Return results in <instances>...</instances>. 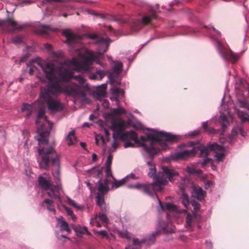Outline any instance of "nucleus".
<instances>
[{
    "label": "nucleus",
    "instance_id": "obj_39",
    "mask_svg": "<svg viewBox=\"0 0 249 249\" xmlns=\"http://www.w3.org/2000/svg\"><path fill=\"white\" fill-rule=\"evenodd\" d=\"M125 182H126V179H125L124 178V179H123L122 180H118V181L115 180L113 182V186H114L115 187V188H118V187H120L121 186L123 185V184H124Z\"/></svg>",
    "mask_w": 249,
    "mask_h": 249
},
{
    "label": "nucleus",
    "instance_id": "obj_52",
    "mask_svg": "<svg viewBox=\"0 0 249 249\" xmlns=\"http://www.w3.org/2000/svg\"><path fill=\"white\" fill-rule=\"evenodd\" d=\"M131 178L133 179H137L138 178V177H136L135 175L133 173H131L130 175L127 176L126 177H125L124 178L126 179V181L128 180V178Z\"/></svg>",
    "mask_w": 249,
    "mask_h": 249
},
{
    "label": "nucleus",
    "instance_id": "obj_22",
    "mask_svg": "<svg viewBox=\"0 0 249 249\" xmlns=\"http://www.w3.org/2000/svg\"><path fill=\"white\" fill-rule=\"evenodd\" d=\"M63 35L67 38V41L70 44L74 43L77 40L78 36L68 30L64 31Z\"/></svg>",
    "mask_w": 249,
    "mask_h": 249
},
{
    "label": "nucleus",
    "instance_id": "obj_17",
    "mask_svg": "<svg viewBox=\"0 0 249 249\" xmlns=\"http://www.w3.org/2000/svg\"><path fill=\"white\" fill-rule=\"evenodd\" d=\"M193 192L192 193V196L196 198L197 199L201 201L204 200L206 193L203 189L196 186H194L193 187Z\"/></svg>",
    "mask_w": 249,
    "mask_h": 249
},
{
    "label": "nucleus",
    "instance_id": "obj_11",
    "mask_svg": "<svg viewBox=\"0 0 249 249\" xmlns=\"http://www.w3.org/2000/svg\"><path fill=\"white\" fill-rule=\"evenodd\" d=\"M157 15L156 12L153 10L151 11V13L149 15L143 16L142 18L141 21H137L134 23L132 26V30L134 31L139 30L142 27V24L146 25L150 23L151 21L156 19Z\"/></svg>",
    "mask_w": 249,
    "mask_h": 249
},
{
    "label": "nucleus",
    "instance_id": "obj_33",
    "mask_svg": "<svg viewBox=\"0 0 249 249\" xmlns=\"http://www.w3.org/2000/svg\"><path fill=\"white\" fill-rule=\"evenodd\" d=\"M41 119H43L45 121H47V117L45 116V112L44 110H40L39 111L37 115V118L36 120V123L37 124H39V120Z\"/></svg>",
    "mask_w": 249,
    "mask_h": 249
},
{
    "label": "nucleus",
    "instance_id": "obj_49",
    "mask_svg": "<svg viewBox=\"0 0 249 249\" xmlns=\"http://www.w3.org/2000/svg\"><path fill=\"white\" fill-rule=\"evenodd\" d=\"M186 171L190 174H194L196 173V169L193 167L188 166L186 168Z\"/></svg>",
    "mask_w": 249,
    "mask_h": 249
},
{
    "label": "nucleus",
    "instance_id": "obj_42",
    "mask_svg": "<svg viewBox=\"0 0 249 249\" xmlns=\"http://www.w3.org/2000/svg\"><path fill=\"white\" fill-rule=\"evenodd\" d=\"M191 204L192 206L193 207L194 210L196 212H197L199 209L200 204L197 202L195 200H192L191 201Z\"/></svg>",
    "mask_w": 249,
    "mask_h": 249
},
{
    "label": "nucleus",
    "instance_id": "obj_5",
    "mask_svg": "<svg viewBox=\"0 0 249 249\" xmlns=\"http://www.w3.org/2000/svg\"><path fill=\"white\" fill-rule=\"evenodd\" d=\"M45 133H41L37 140L39 144H44L42 148L38 149V153L41 158L39 162L40 168L48 170L50 165L59 166V156L52 146H47L48 141Z\"/></svg>",
    "mask_w": 249,
    "mask_h": 249
},
{
    "label": "nucleus",
    "instance_id": "obj_47",
    "mask_svg": "<svg viewBox=\"0 0 249 249\" xmlns=\"http://www.w3.org/2000/svg\"><path fill=\"white\" fill-rule=\"evenodd\" d=\"M113 112L115 114L121 115L122 114H124L125 110L124 108H120L115 109L113 110Z\"/></svg>",
    "mask_w": 249,
    "mask_h": 249
},
{
    "label": "nucleus",
    "instance_id": "obj_38",
    "mask_svg": "<svg viewBox=\"0 0 249 249\" xmlns=\"http://www.w3.org/2000/svg\"><path fill=\"white\" fill-rule=\"evenodd\" d=\"M95 233L101 235L103 238H106L107 240L109 239V236L106 231H97L95 232Z\"/></svg>",
    "mask_w": 249,
    "mask_h": 249
},
{
    "label": "nucleus",
    "instance_id": "obj_16",
    "mask_svg": "<svg viewBox=\"0 0 249 249\" xmlns=\"http://www.w3.org/2000/svg\"><path fill=\"white\" fill-rule=\"evenodd\" d=\"M120 139L122 141L131 140L134 142L135 144L140 143L137 133L133 130L126 131L122 134Z\"/></svg>",
    "mask_w": 249,
    "mask_h": 249
},
{
    "label": "nucleus",
    "instance_id": "obj_57",
    "mask_svg": "<svg viewBox=\"0 0 249 249\" xmlns=\"http://www.w3.org/2000/svg\"><path fill=\"white\" fill-rule=\"evenodd\" d=\"M68 202L70 205H71L75 208H78V207L77 206L76 204L75 203L73 200L69 199L68 200Z\"/></svg>",
    "mask_w": 249,
    "mask_h": 249
},
{
    "label": "nucleus",
    "instance_id": "obj_36",
    "mask_svg": "<svg viewBox=\"0 0 249 249\" xmlns=\"http://www.w3.org/2000/svg\"><path fill=\"white\" fill-rule=\"evenodd\" d=\"M32 109V107L31 105H30L29 104H24L22 106V107L21 108V110L22 112L27 110V117H28L31 114Z\"/></svg>",
    "mask_w": 249,
    "mask_h": 249
},
{
    "label": "nucleus",
    "instance_id": "obj_25",
    "mask_svg": "<svg viewBox=\"0 0 249 249\" xmlns=\"http://www.w3.org/2000/svg\"><path fill=\"white\" fill-rule=\"evenodd\" d=\"M202 128L204 131L205 132L208 133L209 134H214V133H220V130H214L213 127L208 126V122H203L202 124Z\"/></svg>",
    "mask_w": 249,
    "mask_h": 249
},
{
    "label": "nucleus",
    "instance_id": "obj_24",
    "mask_svg": "<svg viewBox=\"0 0 249 249\" xmlns=\"http://www.w3.org/2000/svg\"><path fill=\"white\" fill-rule=\"evenodd\" d=\"M106 85H102L99 87L96 90V96L97 99H101L106 96Z\"/></svg>",
    "mask_w": 249,
    "mask_h": 249
},
{
    "label": "nucleus",
    "instance_id": "obj_59",
    "mask_svg": "<svg viewBox=\"0 0 249 249\" xmlns=\"http://www.w3.org/2000/svg\"><path fill=\"white\" fill-rule=\"evenodd\" d=\"M205 243H206V244L207 245V247L208 249H211L212 248L213 244H212V243L210 241H206Z\"/></svg>",
    "mask_w": 249,
    "mask_h": 249
},
{
    "label": "nucleus",
    "instance_id": "obj_12",
    "mask_svg": "<svg viewBox=\"0 0 249 249\" xmlns=\"http://www.w3.org/2000/svg\"><path fill=\"white\" fill-rule=\"evenodd\" d=\"M157 197L159 201V203L161 211L166 212L167 213H171L174 214L180 213L184 210H180L178 207L173 203H165L164 204H162L160 199L157 196Z\"/></svg>",
    "mask_w": 249,
    "mask_h": 249
},
{
    "label": "nucleus",
    "instance_id": "obj_53",
    "mask_svg": "<svg viewBox=\"0 0 249 249\" xmlns=\"http://www.w3.org/2000/svg\"><path fill=\"white\" fill-rule=\"evenodd\" d=\"M42 30H40V33L41 34H45L47 33V31L49 29V27L46 25H42Z\"/></svg>",
    "mask_w": 249,
    "mask_h": 249
},
{
    "label": "nucleus",
    "instance_id": "obj_2",
    "mask_svg": "<svg viewBox=\"0 0 249 249\" xmlns=\"http://www.w3.org/2000/svg\"><path fill=\"white\" fill-rule=\"evenodd\" d=\"M178 140V138L176 135L167 132H157L155 133H148L146 137L141 136L140 143L136 144L142 146L150 156L153 157L160 150V148L156 147L158 143L163 144L162 148L165 149L167 145L163 141L174 142H177Z\"/></svg>",
    "mask_w": 249,
    "mask_h": 249
},
{
    "label": "nucleus",
    "instance_id": "obj_20",
    "mask_svg": "<svg viewBox=\"0 0 249 249\" xmlns=\"http://www.w3.org/2000/svg\"><path fill=\"white\" fill-rule=\"evenodd\" d=\"M63 219H58L57 222V226L60 229L61 231H66L68 234L71 232V231L69 228L68 224Z\"/></svg>",
    "mask_w": 249,
    "mask_h": 249
},
{
    "label": "nucleus",
    "instance_id": "obj_32",
    "mask_svg": "<svg viewBox=\"0 0 249 249\" xmlns=\"http://www.w3.org/2000/svg\"><path fill=\"white\" fill-rule=\"evenodd\" d=\"M195 219H186L185 227L190 231L193 230Z\"/></svg>",
    "mask_w": 249,
    "mask_h": 249
},
{
    "label": "nucleus",
    "instance_id": "obj_31",
    "mask_svg": "<svg viewBox=\"0 0 249 249\" xmlns=\"http://www.w3.org/2000/svg\"><path fill=\"white\" fill-rule=\"evenodd\" d=\"M44 203L46 204L48 210L52 213H54L55 209L53 206V201L49 199H45Z\"/></svg>",
    "mask_w": 249,
    "mask_h": 249
},
{
    "label": "nucleus",
    "instance_id": "obj_54",
    "mask_svg": "<svg viewBox=\"0 0 249 249\" xmlns=\"http://www.w3.org/2000/svg\"><path fill=\"white\" fill-rule=\"evenodd\" d=\"M213 185V182L211 180H208L207 181L205 184V188L206 189H208V188L211 187Z\"/></svg>",
    "mask_w": 249,
    "mask_h": 249
},
{
    "label": "nucleus",
    "instance_id": "obj_3",
    "mask_svg": "<svg viewBox=\"0 0 249 249\" xmlns=\"http://www.w3.org/2000/svg\"><path fill=\"white\" fill-rule=\"evenodd\" d=\"M162 174L161 177L159 175L156 177L155 182L153 183L142 184L137 183L129 186L130 188H135L141 190L144 193L150 196H153L156 192H160L162 190V185L166 184L168 182L166 179L171 182L173 181V178L178 176V173L174 169L169 168L166 166L162 168Z\"/></svg>",
    "mask_w": 249,
    "mask_h": 249
},
{
    "label": "nucleus",
    "instance_id": "obj_63",
    "mask_svg": "<svg viewBox=\"0 0 249 249\" xmlns=\"http://www.w3.org/2000/svg\"><path fill=\"white\" fill-rule=\"evenodd\" d=\"M97 159V156L95 154L92 155V160L93 161H96Z\"/></svg>",
    "mask_w": 249,
    "mask_h": 249
},
{
    "label": "nucleus",
    "instance_id": "obj_43",
    "mask_svg": "<svg viewBox=\"0 0 249 249\" xmlns=\"http://www.w3.org/2000/svg\"><path fill=\"white\" fill-rule=\"evenodd\" d=\"M200 132V131L199 130H196L192 132H190L188 134V135L191 138H195L196 136L198 135Z\"/></svg>",
    "mask_w": 249,
    "mask_h": 249
},
{
    "label": "nucleus",
    "instance_id": "obj_6",
    "mask_svg": "<svg viewBox=\"0 0 249 249\" xmlns=\"http://www.w3.org/2000/svg\"><path fill=\"white\" fill-rule=\"evenodd\" d=\"M79 82L80 85L74 83H71L61 88V92L63 91L67 95L73 97L81 98L84 101L87 100V94L89 91L87 84H85V79L81 76L75 77Z\"/></svg>",
    "mask_w": 249,
    "mask_h": 249
},
{
    "label": "nucleus",
    "instance_id": "obj_13",
    "mask_svg": "<svg viewBox=\"0 0 249 249\" xmlns=\"http://www.w3.org/2000/svg\"><path fill=\"white\" fill-rule=\"evenodd\" d=\"M104 196L96 195V203L100 207L101 211L99 213L98 218H107L108 209L107 208L104 200Z\"/></svg>",
    "mask_w": 249,
    "mask_h": 249
},
{
    "label": "nucleus",
    "instance_id": "obj_62",
    "mask_svg": "<svg viewBox=\"0 0 249 249\" xmlns=\"http://www.w3.org/2000/svg\"><path fill=\"white\" fill-rule=\"evenodd\" d=\"M108 103H109V102L107 100H104V103H103V106L105 107H108Z\"/></svg>",
    "mask_w": 249,
    "mask_h": 249
},
{
    "label": "nucleus",
    "instance_id": "obj_21",
    "mask_svg": "<svg viewBox=\"0 0 249 249\" xmlns=\"http://www.w3.org/2000/svg\"><path fill=\"white\" fill-rule=\"evenodd\" d=\"M97 184H98L97 188L98 192L97 195L105 196L109 191L108 186L104 185L100 180L97 182Z\"/></svg>",
    "mask_w": 249,
    "mask_h": 249
},
{
    "label": "nucleus",
    "instance_id": "obj_28",
    "mask_svg": "<svg viewBox=\"0 0 249 249\" xmlns=\"http://www.w3.org/2000/svg\"><path fill=\"white\" fill-rule=\"evenodd\" d=\"M67 140L69 141L68 143L69 145H72L76 142V138L74 135V130H72L69 133L67 137Z\"/></svg>",
    "mask_w": 249,
    "mask_h": 249
},
{
    "label": "nucleus",
    "instance_id": "obj_23",
    "mask_svg": "<svg viewBox=\"0 0 249 249\" xmlns=\"http://www.w3.org/2000/svg\"><path fill=\"white\" fill-rule=\"evenodd\" d=\"M220 120L221 122V126H222V130L220 131V135H223L224 131L227 127L228 125L229 124V122L228 121V119L227 116L224 114H222L220 116Z\"/></svg>",
    "mask_w": 249,
    "mask_h": 249
},
{
    "label": "nucleus",
    "instance_id": "obj_46",
    "mask_svg": "<svg viewBox=\"0 0 249 249\" xmlns=\"http://www.w3.org/2000/svg\"><path fill=\"white\" fill-rule=\"evenodd\" d=\"M125 143L124 144V148H128V147H133L135 146V144L134 143H132V142L129 141L128 140L124 141Z\"/></svg>",
    "mask_w": 249,
    "mask_h": 249
},
{
    "label": "nucleus",
    "instance_id": "obj_27",
    "mask_svg": "<svg viewBox=\"0 0 249 249\" xmlns=\"http://www.w3.org/2000/svg\"><path fill=\"white\" fill-rule=\"evenodd\" d=\"M221 147H222V150H221V151H213L215 153V160L218 162L222 161L225 158V155L224 154L225 149L223 146H221Z\"/></svg>",
    "mask_w": 249,
    "mask_h": 249
},
{
    "label": "nucleus",
    "instance_id": "obj_41",
    "mask_svg": "<svg viewBox=\"0 0 249 249\" xmlns=\"http://www.w3.org/2000/svg\"><path fill=\"white\" fill-rule=\"evenodd\" d=\"M13 42L15 44L20 43L22 42V37L21 36H18L13 37Z\"/></svg>",
    "mask_w": 249,
    "mask_h": 249
},
{
    "label": "nucleus",
    "instance_id": "obj_7",
    "mask_svg": "<svg viewBox=\"0 0 249 249\" xmlns=\"http://www.w3.org/2000/svg\"><path fill=\"white\" fill-rule=\"evenodd\" d=\"M44 176H39L38 182L39 186L45 190H50L48 193V196L51 197L56 200L57 202L61 203V198L60 196V190L61 188L60 184L56 185H52L50 178L47 177L46 174H44Z\"/></svg>",
    "mask_w": 249,
    "mask_h": 249
},
{
    "label": "nucleus",
    "instance_id": "obj_45",
    "mask_svg": "<svg viewBox=\"0 0 249 249\" xmlns=\"http://www.w3.org/2000/svg\"><path fill=\"white\" fill-rule=\"evenodd\" d=\"M106 176L107 178L109 177H111L113 178V179L115 180V178L113 177L111 171V167H106V171H105Z\"/></svg>",
    "mask_w": 249,
    "mask_h": 249
},
{
    "label": "nucleus",
    "instance_id": "obj_64",
    "mask_svg": "<svg viewBox=\"0 0 249 249\" xmlns=\"http://www.w3.org/2000/svg\"><path fill=\"white\" fill-rule=\"evenodd\" d=\"M125 249H139L137 247H134L130 246L125 247Z\"/></svg>",
    "mask_w": 249,
    "mask_h": 249
},
{
    "label": "nucleus",
    "instance_id": "obj_26",
    "mask_svg": "<svg viewBox=\"0 0 249 249\" xmlns=\"http://www.w3.org/2000/svg\"><path fill=\"white\" fill-rule=\"evenodd\" d=\"M75 231L78 236H81L83 234L90 235L86 227L77 226L75 228Z\"/></svg>",
    "mask_w": 249,
    "mask_h": 249
},
{
    "label": "nucleus",
    "instance_id": "obj_58",
    "mask_svg": "<svg viewBox=\"0 0 249 249\" xmlns=\"http://www.w3.org/2000/svg\"><path fill=\"white\" fill-rule=\"evenodd\" d=\"M104 131L106 138L108 139L110 136L109 131L106 128H104Z\"/></svg>",
    "mask_w": 249,
    "mask_h": 249
},
{
    "label": "nucleus",
    "instance_id": "obj_34",
    "mask_svg": "<svg viewBox=\"0 0 249 249\" xmlns=\"http://www.w3.org/2000/svg\"><path fill=\"white\" fill-rule=\"evenodd\" d=\"M117 233L121 238H126L127 239H130L131 238L129 233L127 231H117Z\"/></svg>",
    "mask_w": 249,
    "mask_h": 249
},
{
    "label": "nucleus",
    "instance_id": "obj_4",
    "mask_svg": "<svg viewBox=\"0 0 249 249\" xmlns=\"http://www.w3.org/2000/svg\"><path fill=\"white\" fill-rule=\"evenodd\" d=\"M181 146L184 148L181 151L176 152L171 155V158L173 160H186L194 157L199 150L200 151V156L202 158H206L209 153L211 151L222 150L221 146L215 143L201 147L198 145L195 146L194 143L191 142L188 144H183Z\"/></svg>",
    "mask_w": 249,
    "mask_h": 249
},
{
    "label": "nucleus",
    "instance_id": "obj_29",
    "mask_svg": "<svg viewBox=\"0 0 249 249\" xmlns=\"http://www.w3.org/2000/svg\"><path fill=\"white\" fill-rule=\"evenodd\" d=\"M123 68V64L120 62H116L114 66L112 68L113 71L116 73L119 74L122 71Z\"/></svg>",
    "mask_w": 249,
    "mask_h": 249
},
{
    "label": "nucleus",
    "instance_id": "obj_60",
    "mask_svg": "<svg viewBox=\"0 0 249 249\" xmlns=\"http://www.w3.org/2000/svg\"><path fill=\"white\" fill-rule=\"evenodd\" d=\"M36 68L35 66H32L29 70V73L30 75H32L34 73V71L36 70Z\"/></svg>",
    "mask_w": 249,
    "mask_h": 249
},
{
    "label": "nucleus",
    "instance_id": "obj_56",
    "mask_svg": "<svg viewBox=\"0 0 249 249\" xmlns=\"http://www.w3.org/2000/svg\"><path fill=\"white\" fill-rule=\"evenodd\" d=\"M96 172L97 173L98 178H100L101 180V178H102V172L101 169H97L96 170Z\"/></svg>",
    "mask_w": 249,
    "mask_h": 249
},
{
    "label": "nucleus",
    "instance_id": "obj_35",
    "mask_svg": "<svg viewBox=\"0 0 249 249\" xmlns=\"http://www.w3.org/2000/svg\"><path fill=\"white\" fill-rule=\"evenodd\" d=\"M149 170L150 171L148 174L149 177L153 178H155V179H156V177L159 175H160V176L161 177L162 173H159L157 175H156V169L155 167L150 168Z\"/></svg>",
    "mask_w": 249,
    "mask_h": 249
},
{
    "label": "nucleus",
    "instance_id": "obj_61",
    "mask_svg": "<svg viewBox=\"0 0 249 249\" xmlns=\"http://www.w3.org/2000/svg\"><path fill=\"white\" fill-rule=\"evenodd\" d=\"M87 186L89 188V189L92 191L93 190V188L91 184L89 182H86Z\"/></svg>",
    "mask_w": 249,
    "mask_h": 249
},
{
    "label": "nucleus",
    "instance_id": "obj_40",
    "mask_svg": "<svg viewBox=\"0 0 249 249\" xmlns=\"http://www.w3.org/2000/svg\"><path fill=\"white\" fill-rule=\"evenodd\" d=\"M53 175L54 178V180L57 184H59L60 181V173L59 170H57L55 173H53Z\"/></svg>",
    "mask_w": 249,
    "mask_h": 249
},
{
    "label": "nucleus",
    "instance_id": "obj_55",
    "mask_svg": "<svg viewBox=\"0 0 249 249\" xmlns=\"http://www.w3.org/2000/svg\"><path fill=\"white\" fill-rule=\"evenodd\" d=\"M66 210L67 213H68V214L69 215L71 216V218H75L74 217L72 216L73 212L71 209H70L68 208H66Z\"/></svg>",
    "mask_w": 249,
    "mask_h": 249
},
{
    "label": "nucleus",
    "instance_id": "obj_1",
    "mask_svg": "<svg viewBox=\"0 0 249 249\" xmlns=\"http://www.w3.org/2000/svg\"><path fill=\"white\" fill-rule=\"evenodd\" d=\"M77 55L80 61L75 57L71 59H66L61 52L53 53L54 60L42 67L49 83L47 89L41 90L40 96L51 111L61 110L63 108L53 96H56L61 92L60 82H69L73 77V72L69 67H71L77 71H89L90 70L94 59L93 54L88 50H85L84 53L78 50Z\"/></svg>",
    "mask_w": 249,
    "mask_h": 249
},
{
    "label": "nucleus",
    "instance_id": "obj_51",
    "mask_svg": "<svg viewBox=\"0 0 249 249\" xmlns=\"http://www.w3.org/2000/svg\"><path fill=\"white\" fill-rule=\"evenodd\" d=\"M144 241H140L137 238H134L133 240V245H134V246L140 245L141 244V243H144Z\"/></svg>",
    "mask_w": 249,
    "mask_h": 249
},
{
    "label": "nucleus",
    "instance_id": "obj_18",
    "mask_svg": "<svg viewBox=\"0 0 249 249\" xmlns=\"http://www.w3.org/2000/svg\"><path fill=\"white\" fill-rule=\"evenodd\" d=\"M89 38L96 40L98 43L104 44L107 48L109 44L110 39L103 36H99L96 34H92L89 35Z\"/></svg>",
    "mask_w": 249,
    "mask_h": 249
},
{
    "label": "nucleus",
    "instance_id": "obj_44",
    "mask_svg": "<svg viewBox=\"0 0 249 249\" xmlns=\"http://www.w3.org/2000/svg\"><path fill=\"white\" fill-rule=\"evenodd\" d=\"M112 156L111 155H109L107 157L106 162V167H111V165L112 163Z\"/></svg>",
    "mask_w": 249,
    "mask_h": 249
},
{
    "label": "nucleus",
    "instance_id": "obj_48",
    "mask_svg": "<svg viewBox=\"0 0 249 249\" xmlns=\"http://www.w3.org/2000/svg\"><path fill=\"white\" fill-rule=\"evenodd\" d=\"M211 162V160L209 158H206L201 161V164L202 167H205L208 163Z\"/></svg>",
    "mask_w": 249,
    "mask_h": 249
},
{
    "label": "nucleus",
    "instance_id": "obj_50",
    "mask_svg": "<svg viewBox=\"0 0 249 249\" xmlns=\"http://www.w3.org/2000/svg\"><path fill=\"white\" fill-rule=\"evenodd\" d=\"M117 137V136L115 135V133L113 134V139H114V141L112 144V146L114 148H116L118 146V145H119L118 143L116 141Z\"/></svg>",
    "mask_w": 249,
    "mask_h": 249
},
{
    "label": "nucleus",
    "instance_id": "obj_19",
    "mask_svg": "<svg viewBox=\"0 0 249 249\" xmlns=\"http://www.w3.org/2000/svg\"><path fill=\"white\" fill-rule=\"evenodd\" d=\"M107 71L104 70H97L95 72L91 73L89 78L91 80H101L106 75Z\"/></svg>",
    "mask_w": 249,
    "mask_h": 249
},
{
    "label": "nucleus",
    "instance_id": "obj_30",
    "mask_svg": "<svg viewBox=\"0 0 249 249\" xmlns=\"http://www.w3.org/2000/svg\"><path fill=\"white\" fill-rule=\"evenodd\" d=\"M237 115L238 117L241 119L242 123H244L245 122H246L247 121H249V119L248 118V115L242 111L239 110L237 111Z\"/></svg>",
    "mask_w": 249,
    "mask_h": 249
},
{
    "label": "nucleus",
    "instance_id": "obj_10",
    "mask_svg": "<svg viewBox=\"0 0 249 249\" xmlns=\"http://www.w3.org/2000/svg\"><path fill=\"white\" fill-rule=\"evenodd\" d=\"M126 128V124L124 121L121 119H112L111 121V129L115 132V135L119 137L120 139L125 132L124 131Z\"/></svg>",
    "mask_w": 249,
    "mask_h": 249
},
{
    "label": "nucleus",
    "instance_id": "obj_14",
    "mask_svg": "<svg viewBox=\"0 0 249 249\" xmlns=\"http://www.w3.org/2000/svg\"><path fill=\"white\" fill-rule=\"evenodd\" d=\"M11 26L14 28L15 30H21L26 27V24L18 25V23L12 18H8L6 20H0V28L4 29Z\"/></svg>",
    "mask_w": 249,
    "mask_h": 249
},
{
    "label": "nucleus",
    "instance_id": "obj_37",
    "mask_svg": "<svg viewBox=\"0 0 249 249\" xmlns=\"http://www.w3.org/2000/svg\"><path fill=\"white\" fill-rule=\"evenodd\" d=\"M112 91L114 96L121 95V96H123L124 93V89L118 88H114Z\"/></svg>",
    "mask_w": 249,
    "mask_h": 249
},
{
    "label": "nucleus",
    "instance_id": "obj_15",
    "mask_svg": "<svg viewBox=\"0 0 249 249\" xmlns=\"http://www.w3.org/2000/svg\"><path fill=\"white\" fill-rule=\"evenodd\" d=\"M188 179L184 178L182 180V182L179 184L178 187L179 190L182 192L181 199L182 204L186 208H187L189 204V200L188 195L184 193V190L186 186V184L188 183Z\"/></svg>",
    "mask_w": 249,
    "mask_h": 249
},
{
    "label": "nucleus",
    "instance_id": "obj_8",
    "mask_svg": "<svg viewBox=\"0 0 249 249\" xmlns=\"http://www.w3.org/2000/svg\"><path fill=\"white\" fill-rule=\"evenodd\" d=\"M170 219H166L165 220L161 219L159 222L157 231L153 233L148 238L149 243H153L155 240L156 236L161 232L165 233L174 232V226H173Z\"/></svg>",
    "mask_w": 249,
    "mask_h": 249
},
{
    "label": "nucleus",
    "instance_id": "obj_9",
    "mask_svg": "<svg viewBox=\"0 0 249 249\" xmlns=\"http://www.w3.org/2000/svg\"><path fill=\"white\" fill-rule=\"evenodd\" d=\"M216 47L221 56L225 60L230 61L232 62L237 61L238 59L237 55L231 50H227L224 48L220 42H217Z\"/></svg>",
    "mask_w": 249,
    "mask_h": 249
}]
</instances>
